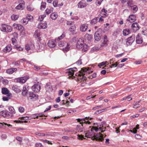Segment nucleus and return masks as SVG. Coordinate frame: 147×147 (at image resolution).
I'll return each mask as SVG.
<instances>
[{"label":"nucleus","mask_w":147,"mask_h":147,"mask_svg":"<svg viewBox=\"0 0 147 147\" xmlns=\"http://www.w3.org/2000/svg\"><path fill=\"white\" fill-rule=\"evenodd\" d=\"M76 47L77 48L81 49L83 52L88 50V46L84 43L83 39L80 38L76 44Z\"/></svg>","instance_id":"1"},{"label":"nucleus","mask_w":147,"mask_h":147,"mask_svg":"<svg viewBox=\"0 0 147 147\" xmlns=\"http://www.w3.org/2000/svg\"><path fill=\"white\" fill-rule=\"evenodd\" d=\"M58 45L59 47H64L62 49L64 51H67L69 50L70 47V44L65 41H59Z\"/></svg>","instance_id":"2"},{"label":"nucleus","mask_w":147,"mask_h":147,"mask_svg":"<svg viewBox=\"0 0 147 147\" xmlns=\"http://www.w3.org/2000/svg\"><path fill=\"white\" fill-rule=\"evenodd\" d=\"M88 70L86 68H82L81 70L79 71L80 74H79V76L80 77L79 78L85 80H86V77L84 75L88 73L87 72Z\"/></svg>","instance_id":"3"},{"label":"nucleus","mask_w":147,"mask_h":147,"mask_svg":"<svg viewBox=\"0 0 147 147\" xmlns=\"http://www.w3.org/2000/svg\"><path fill=\"white\" fill-rule=\"evenodd\" d=\"M0 29L2 31L6 32H10L12 31V28L11 26L5 24H2Z\"/></svg>","instance_id":"4"},{"label":"nucleus","mask_w":147,"mask_h":147,"mask_svg":"<svg viewBox=\"0 0 147 147\" xmlns=\"http://www.w3.org/2000/svg\"><path fill=\"white\" fill-rule=\"evenodd\" d=\"M14 28L16 30L20 31L21 30L22 32H24L25 31V29L23 26L20 24H14L13 25Z\"/></svg>","instance_id":"5"},{"label":"nucleus","mask_w":147,"mask_h":147,"mask_svg":"<svg viewBox=\"0 0 147 147\" xmlns=\"http://www.w3.org/2000/svg\"><path fill=\"white\" fill-rule=\"evenodd\" d=\"M19 4L16 7V9L18 10H23L25 7V2L23 1H19Z\"/></svg>","instance_id":"6"},{"label":"nucleus","mask_w":147,"mask_h":147,"mask_svg":"<svg viewBox=\"0 0 147 147\" xmlns=\"http://www.w3.org/2000/svg\"><path fill=\"white\" fill-rule=\"evenodd\" d=\"M135 39V36L132 35L127 39L126 44L127 46L130 45L134 41Z\"/></svg>","instance_id":"7"},{"label":"nucleus","mask_w":147,"mask_h":147,"mask_svg":"<svg viewBox=\"0 0 147 147\" xmlns=\"http://www.w3.org/2000/svg\"><path fill=\"white\" fill-rule=\"evenodd\" d=\"M87 5V3L85 1L82 0L78 3L77 5L78 8H83L86 7Z\"/></svg>","instance_id":"8"},{"label":"nucleus","mask_w":147,"mask_h":147,"mask_svg":"<svg viewBox=\"0 0 147 147\" xmlns=\"http://www.w3.org/2000/svg\"><path fill=\"white\" fill-rule=\"evenodd\" d=\"M94 140L96 141L102 142L104 141V139L102 135L100 133H99L96 136H94Z\"/></svg>","instance_id":"9"},{"label":"nucleus","mask_w":147,"mask_h":147,"mask_svg":"<svg viewBox=\"0 0 147 147\" xmlns=\"http://www.w3.org/2000/svg\"><path fill=\"white\" fill-rule=\"evenodd\" d=\"M28 79L27 76H24L17 79V82L20 83H24Z\"/></svg>","instance_id":"10"},{"label":"nucleus","mask_w":147,"mask_h":147,"mask_svg":"<svg viewBox=\"0 0 147 147\" xmlns=\"http://www.w3.org/2000/svg\"><path fill=\"white\" fill-rule=\"evenodd\" d=\"M131 28L133 31L134 32H136L140 29L139 25L136 22L132 24Z\"/></svg>","instance_id":"11"},{"label":"nucleus","mask_w":147,"mask_h":147,"mask_svg":"<svg viewBox=\"0 0 147 147\" xmlns=\"http://www.w3.org/2000/svg\"><path fill=\"white\" fill-rule=\"evenodd\" d=\"M2 93L4 94H7V96H10L11 95V94L9 93V91L6 88H2Z\"/></svg>","instance_id":"12"},{"label":"nucleus","mask_w":147,"mask_h":147,"mask_svg":"<svg viewBox=\"0 0 147 147\" xmlns=\"http://www.w3.org/2000/svg\"><path fill=\"white\" fill-rule=\"evenodd\" d=\"M88 25L87 24H82L80 27V30L82 32H85L87 30Z\"/></svg>","instance_id":"13"},{"label":"nucleus","mask_w":147,"mask_h":147,"mask_svg":"<svg viewBox=\"0 0 147 147\" xmlns=\"http://www.w3.org/2000/svg\"><path fill=\"white\" fill-rule=\"evenodd\" d=\"M32 89L33 91L38 92L40 90V87L38 84H34L32 87Z\"/></svg>","instance_id":"14"},{"label":"nucleus","mask_w":147,"mask_h":147,"mask_svg":"<svg viewBox=\"0 0 147 147\" xmlns=\"http://www.w3.org/2000/svg\"><path fill=\"white\" fill-rule=\"evenodd\" d=\"M108 40L107 38V36L106 35H104L103 38V42L100 45L101 47H102L106 46L108 45Z\"/></svg>","instance_id":"15"},{"label":"nucleus","mask_w":147,"mask_h":147,"mask_svg":"<svg viewBox=\"0 0 147 147\" xmlns=\"http://www.w3.org/2000/svg\"><path fill=\"white\" fill-rule=\"evenodd\" d=\"M136 20V16L134 15H130L127 20V21L131 23L135 21Z\"/></svg>","instance_id":"16"},{"label":"nucleus","mask_w":147,"mask_h":147,"mask_svg":"<svg viewBox=\"0 0 147 147\" xmlns=\"http://www.w3.org/2000/svg\"><path fill=\"white\" fill-rule=\"evenodd\" d=\"M40 31L38 30H36L34 32V37L40 40Z\"/></svg>","instance_id":"17"},{"label":"nucleus","mask_w":147,"mask_h":147,"mask_svg":"<svg viewBox=\"0 0 147 147\" xmlns=\"http://www.w3.org/2000/svg\"><path fill=\"white\" fill-rule=\"evenodd\" d=\"M80 124H81V125H78L76 127V130L78 131L82 132L83 131V130L84 129V128L83 127V123H80Z\"/></svg>","instance_id":"18"},{"label":"nucleus","mask_w":147,"mask_h":147,"mask_svg":"<svg viewBox=\"0 0 147 147\" xmlns=\"http://www.w3.org/2000/svg\"><path fill=\"white\" fill-rule=\"evenodd\" d=\"M28 98H29L30 99L33 98H38V95L34 94L32 92H30L29 93L28 95Z\"/></svg>","instance_id":"19"},{"label":"nucleus","mask_w":147,"mask_h":147,"mask_svg":"<svg viewBox=\"0 0 147 147\" xmlns=\"http://www.w3.org/2000/svg\"><path fill=\"white\" fill-rule=\"evenodd\" d=\"M12 49V47L11 45H8L6 46L5 48L3 49V51L4 53H6L10 52Z\"/></svg>","instance_id":"20"},{"label":"nucleus","mask_w":147,"mask_h":147,"mask_svg":"<svg viewBox=\"0 0 147 147\" xmlns=\"http://www.w3.org/2000/svg\"><path fill=\"white\" fill-rule=\"evenodd\" d=\"M0 115L3 117H7L10 116L11 115L9 114V112L5 111H2L0 112Z\"/></svg>","instance_id":"21"},{"label":"nucleus","mask_w":147,"mask_h":147,"mask_svg":"<svg viewBox=\"0 0 147 147\" xmlns=\"http://www.w3.org/2000/svg\"><path fill=\"white\" fill-rule=\"evenodd\" d=\"M12 89L15 92L17 93H20L21 92V89H20V87L16 86H13L12 87Z\"/></svg>","instance_id":"22"},{"label":"nucleus","mask_w":147,"mask_h":147,"mask_svg":"<svg viewBox=\"0 0 147 147\" xmlns=\"http://www.w3.org/2000/svg\"><path fill=\"white\" fill-rule=\"evenodd\" d=\"M43 117V118H42V119H45V116H42V114H35L33 115H32V116L30 117H31L32 119L34 118L35 119L36 118H38V117Z\"/></svg>","instance_id":"23"},{"label":"nucleus","mask_w":147,"mask_h":147,"mask_svg":"<svg viewBox=\"0 0 147 147\" xmlns=\"http://www.w3.org/2000/svg\"><path fill=\"white\" fill-rule=\"evenodd\" d=\"M17 70V69L16 68H12L7 69L6 72L9 74H11L15 71Z\"/></svg>","instance_id":"24"},{"label":"nucleus","mask_w":147,"mask_h":147,"mask_svg":"<svg viewBox=\"0 0 147 147\" xmlns=\"http://www.w3.org/2000/svg\"><path fill=\"white\" fill-rule=\"evenodd\" d=\"M37 27L38 28L45 29L46 28V23L44 22L43 23H39L37 26Z\"/></svg>","instance_id":"25"},{"label":"nucleus","mask_w":147,"mask_h":147,"mask_svg":"<svg viewBox=\"0 0 147 147\" xmlns=\"http://www.w3.org/2000/svg\"><path fill=\"white\" fill-rule=\"evenodd\" d=\"M107 13V10L104 8L102 9L100 12V13L102 15V16L105 18L108 16Z\"/></svg>","instance_id":"26"},{"label":"nucleus","mask_w":147,"mask_h":147,"mask_svg":"<svg viewBox=\"0 0 147 147\" xmlns=\"http://www.w3.org/2000/svg\"><path fill=\"white\" fill-rule=\"evenodd\" d=\"M130 33V31L129 28H126L123 30V34L124 36H125L129 35Z\"/></svg>","instance_id":"27"},{"label":"nucleus","mask_w":147,"mask_h":147,"mask_svg":"<svg viewBox=\"0 0 147 147\" xmlns=\"http://www.w3.org/2000/svg\"><path fill=\"white\" fill-rule=\"evenodd\" d=\"M136 42L137 44H141L142 42V37L138 34V35L136 37Z\"/></svg>","instance_id":"28"},{"label":"nucleus","mask_w":147,"mask_h":147,"mask_svg":"<svg viewBox=\"0 0 147 147\" xmlns=\"http://www.w3.org/2000/svg\"><path fill=\"white\" fill-rule=\"evenodd\" d=\"M28 90L26 87H23L22 93V95L23 96H26L28 94Z\"/></svg>","instance_id":"29"},{"label":"nucleus","mask_w":147,"mask_h":147,"mask_svg":"<svg viewBox=\"0 0 147 147\" xmlns=\"http://www.w3.org/2000/svg\"><path fill=\"white\" fill-rule=\"evenodd\" d=\"M48 46L50 48H53L55 46L56 44L54 41L49 40L48 43Z\"/></svg>","instance_id":"30"},{"label":"nucleus","mask_w":147,"mask_h":147,"mask_svg":"<svg viewBox=\"0 0 147 147\" xmlns=\"http://www.w3.org/2000/svg\"><path fill=\"white\" fill-rule=\"evenodd\" d=\"M94 38L95 40L98 41L100 39V35L98 32H96L94 34Z\"/></svg>","instance_id":"31"},{"label":"nucleus","mask_w":147,"mask_h":147,"mask_svg":"<svg viewBox=\"0 0 147 147\" xmlns=\"http://www.w3.org/2000/svg\"><path fill=\"white\" fill-rule=\"evenodd\" d=\"M58 16L57 14L55 12H53L51 14L50 17L52 20H55L57 18Z\"/></svg>","instance_id":"32"},{"label":"nucleus","mask_w":147,"mask_h":147,"mask_svg":"<svg viewBox=\"0 0 147 147\" xmlns=\"http://www.w3.org/2000/svg\"><path fill=\"white\" fill-rule=\"evenodd\" d=\"M98 17H97L94 18L91 21V24H92V25H94L95 24H96V23L97 22V21L98 20Z\"/></svg>","instance_id":"33"},{"label":"nucleus","mask_w":147,"mask_h":147,"mask_svg":"<svg viewBox=\"0 0 147 147\" xmlns=\"http://www.w3.org/2000/svg\"><path fill=\"white\" fill-rule=\"evenodd\" d=\"M140 102V101L135 102L133 104V107L134 108L136 109L140 107V105L139 103Z\"/></svg>","instance_id":"34"},{"label":"nucleus","mask_w":147,"mask_h":147,"mask_svg":"<svg viewBox=\"0 0 147 147\" xmlns=\"http://www.w3.org/2000/svg\"><path fill=\"white\" fill-rule=\"evenodd\" d=\"M29 21L28 20L27 18H23L21 20V22L22 23L24 24H27L28 21Z\"/></svg>","instance_id":"35"},{"label":"nucleus","mask_w":147,"mask_h":147,"mask_svg":"<svg viewBox=\"0 0 147 147\" xmlns=\"http://www.w3.org/2000/svg\"><path fill=\"white\" fill-rule=\"evenodd\" d=\"M9 112V114H13L15 113V110L14 108L12 107H9L8 108Z\"/></svg>","instance_id":"36"},{"label":"nucleus","mask_w":147,"mask_h":147,"mask_svg":"<svg viewBox=\"0 0 147 147\" xmlns=\"http://www.w3.org/2000/svg\"><path fill=\"white\" fill-rule=\"evenodd\" d=\"M76 29V26L74 25L70 28L69 29V30L72 33H74Z\"/></svg>","instance_id":"37"},{"label":"nucleus","mask_w":147,"mask_h":147,"mask_svg":"<svg viewBox=\"0 0 147 147\" xmlns=\"http://www.w3.org/2000/svg\"><path fill=\"white\" fill-rule=\"evenodd\" d=\"M19 16L18 15L13 14L11 16L12 20L14 21L17 20Z\"/></svg>","instance_id":"38"},{"label":"nucleus","mask_w":147,"mask_h":147,"mask_svg":"<svg viewBox=\"0 0 147 147\" xmlns=\"http://www.w3.org/2000/svg\"><path fill=\"white\" fill-rule=\"evenodd\" d=\"M19 119H20L21 120H26L29 119H32L31 117L29 116H26L25 117H22L20 118H19Z\"/></svg>","instance_id":"39"},{"label":"nucleus","mask_w":147,"mask_h":147,"mask_svg":"<svg viewBox=\"0 0 147 147\" xmlns=\"http://www.w3.org/2000/svg\"><path fill=\"white\" fill-rule=\"evenodd\" d=\"M46 17V15L45 14L40 16L38 18V20L39 22H41Z\"/></svg>","instance_id":"40"},{"label":"nucleus","mask_w":147,"mask_h":147,"mask_svg":"<svg viewBox=\"0 0 147 147\" xmlns=\"http://www.w3.org/2000/svg\"><path fill=\"white\" fill-rule=\"evenodd\" d=\"M32 45L31 44H27L26 45L25 49L27 51H29L31 49V48H32Z\"/></svg>","instance_id":"41"},{"label":"nucleus","mask_w":147,"mask_h":147,"mask_svg":"<svg viewBox=\"0 0 147 147\" xmlns=\"http://www.w3.org/2000/svg\"><path fill=\"white\" fill-rule=\"evenodd\" d=\"M46 4L45 3L42 2L41 3L40 9L42 10H44L46 7Z\"/></svg>","instance_id":"42"},{"label":"nucleus","mask_w":147,"mask_h":147,"mask_svg":"<svg viewBox=\"0 0 147 147\" xmlns=\"http://www.w3.org/2000/svg\"><path fill=\"white\" fill-rule=\"evenodd\" d=\"M11 41L12 44L14 46H16L17 45V41L15 38H11Z\"/></svg>","instance_id":"43"},{"label":"nucleus","mask_w":147,"mask_h":147,"mask_svg":"<svg viewBox=\"0 0 147 147\" xmlns=\"http://www.w3.org/2000/svg\"><path fill=\"white\" fill-rule=\"evenodd\" d=\"M104 0H96L95 3L96 5L98 6L100 5L102 2Z\"/></svg>","instance_id":"44"},{"label":"nucleus","mask_w":147,"mask_h":147,"mask_svg":"<svg viewBox=\"0 0 147 147\" xmlns=\"http://www.w3.org/2000/svg\"><path fill=\"white\" fill-rule=\"evenodd\" d=\"M65 36V35L63 34H62L59 37H58L57 38L55 39V40L56 42L62 39L63 37Z\"/></svg>","instance_id":"45"},{"label":"nucleus","mask_w":147,"mask_h":147,"mask_svg":"<svg viewBox=\"0 0 147 147\" xmlns=\"http://www.w3.org/2000/svg\"><path fill=\"white\" fill-rule=\"evenodd\" d=\"M142 34L147 36V28H144L142 31Z\"/></svg>","instance_id":"46"},{"label":"nucleus","mask_w":147,"mask_h":147,"mask_svg":"<svg viewBox=\"0 0 147 147\" xmlns=\"http://www.w3.org/2000/svg\"><path fill=\"white\" fill-rule=\"evenodd\" d=\"M69 71L66 72V74L68 75H71V76H73L74 74V72L71 70H68Z\"/></svg>","instance_id":"47"},{"label":"nucleus","mask_w":147,"mask_h":147,"mask_svg":"<svg viewBox=\"0 0 147 147\" xmlns=\"http://www.w3.org/2000/svg\"><path fill=\"white\" fill-rule=\"evenodd\" d=\"M131 9L134 11V12H136L137 11L138 8L137 6L136 5H134L133 6H131Z\"/></svg>","instance_id":"48"},{"label":"nucleus","mask_w":147,"mask_h":147,"mask_svg":"<svg viewBox=\"0 0 147 147\" xmlns=\"http://www.w3.org/2000/svg\"><path fill=\"white\" fill-rule=\"evenodd\" d=\"M27 9L28 11H32L34 9L33 7L31 5L28 6H27Z\"/></svg>","instance_id":"49"},{"label":"nucleus","mask_w":147,"mask_h":147,"mask_svg":"<svg viewBox=\"0 0 147 147\" xmlns=\"http://www.w3.org/2000/svg\"><path fill=\"white\" fill-rule=\"evenodd\" d=\"M53 10V8L52 7L50 8L49 9H47V14H49L51 13Z\"/></svg>","instance_id":"50"},{"label":"nucleus","mask_w":147,"mask_h":147,"mask_svg":"<svg viewBox=\"0 0 147 147\" xmlns=\"http://www.w3.org/2000/svg\"><path fill=\"white\" fill-rule=\"evenodd\" d=\"M133 3V1L132 0H127V6L131 7V5Z\"/></svg>","instance_id":"51"},{"label":"nucleus","mask_w":147,"mask_h":147,"mask_svg":"<svg viewBox=\"0 0 147 147\" xmlns=\"http://www.w3.org/2000/svg\"><path fill=\"white\" fill-rule=\"evenodd\" d=\"M74 22L71 21H67L66 22V24L67 25L73 26L74 25Z\"/></svg>","instance_id":"52"},{"label":"nucleus","mask_w":147,"mask_h":147,"mask_svg":"<svg viewBox=\"0 0 147 147\" xmlns=\"http://www.w3.org/2000/svg\"><path fill=\"white\" fill-rule=\"evenodd\" d=\"M14 48H15L17 50L20 51H22L23 50V49L20 46H18V45H16V46H14Z\"/></svg>","instance_id":"53"},{"label":"nucleus","mask_w":147,"mask_h":147,"mask_svg":"<svg viewBox=\"0 0 147 147\" xmlns=\"http://www.w3.org/2000/svg\"><path fill=\"white\" fill-rule=\"evenodd\" d=\"M26 17L28 19V20L29 21H31V20H32L33 19V16L30 14L28 15Z\"/></svg>","instance_id":"54"},{"label":"nucleus","mask_w":147,"mask_h":147,"mask_svg":"<svg viewBox=\"0 0 147 147\" xmlns=\"http://www.w3.org/2000/svg\"><path fill=\"white\" fill-rule=\"evenodd\" d=\"M107 63V61H103V62H102L101 63L98 64V66L99 67H100L102 66L105 65V64H106Z\"/></svg>","instance_id":"55"},{"label":"nucleus","mask_w":147,"mask_h":147,"mask_svg":"<svg viewBox=\"0 0 147 147\" xmlns=\"http://www.w3.org/2000/svg\"><path fill=\"white\" fill-rule=\"evenodd\" d=\"M104 124H105V123H103V122L101 123V125H100V127L98 128V130H100L101 131L102 130V129H103L104 128H103V125Z\"/></svg>","instance_id":"56"},{"label":"nucleus","mask_w":147,"mask_h":147,"mask_svg":"<svg viewBox=\"0 0 147 147\" xmlns=\"http://www.w3.org/2000/svg\"><path fill=\"white\" fill-rule=\"evenodd\" d=\"M16 123H27V121L24 120V121H20V120H15V121Z\"/></svg>","instance_id":"57"},{"label":"nucleus","mask_w":147,"mask_h":147,"mask_svg":"<svg viewBox=\"0 0 147 147\" xmlns=\"http://www.w3.org/2000/svg\"><path fill=\"white\" fill-rule=\"evenodd\" d=\"M19 111L21 113H23L24 112V108L22 107H20L18 109Z\"/></svg>","instance_id":"58"},{"label":"nucleus","mask_w":147,"mask_h":147,"mask_svg":"<svg viewBox=\"0 0 147 147\" xmlns=\"http://www.w3.org/2000/svg\"><path fill=\"white\" fill-rule=\"evenodd\" d=\"M34 69L36 71H38L41 68V67H40L36 65H34Z\"/></svg>","instance_id":"59"},{"label":"nucleus","mask_w":147,"mask_h":147,"mask_svg":"<svg viewBox=\"0 0 147 147\" xmlns=\"http://www.w3.org/2000/svg\"><path fill=\"white\" fill-rule=\"evenodd\" d=\"M8 82V81L7 79H4L3 81V83L4 85L7 84Z\"/></svg>","instance_id":"60"},{"label":"nucleus","mask_w":147,"mask_h":147,"mask_svg":"<svg viewBox=\"0 0 147 147\" xmlns=\"http://www.w3.org/2000/svg\"><path fill=\"white\" fill-rule=\"evenodd\" d=\"M50 84H47V89H49L51 91L52 90V86L50 85Z\"/></svg>","instance_id":"61"},{"label":"nucleus","mask_w":147,"mask_h":147,"mask_svg":"<svg viewBox=\"0 0 147 147\" xmlns=\"http://www.w3.org/2000/svg\"><path fill=\"white\" fill-rule=\"evenodd\" d=\"M93 130H94L96 132H97L98 130V128L96 127H93L91 129V131H92Z\"/></svg>","instance_id":"62"},{"label":"nucleus","mask_w":147,"mask_h":147,"mask_svg":"<svg viewBox=\"0 0 147 147\" xmlns=\"http://www.w3.org/2000/svg\"><path fill=\"white\" fill-rule=\"evenodd\" d=\"M106 109H104L103 110H100L96 111L94 113L96 114H98L99 113H100L103 111V110H105Z\"/></svg>","instance_id":"63"},{"label":"nucleus","mask_w":147,"mask_h":147,"mask_svg":"<svg viewBox=\"0 0 147 147\" xmlns=\"http://www.w3.org/2000/svg\"><path fill=\"white\" fill-rule=\"evenodd\" d=\"M35 147H42V145L41 143H36L35 145Z\"/></svg>","instance_id":"64"}]
</instances>
